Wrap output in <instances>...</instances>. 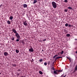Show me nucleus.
<instances>
[{"label": "nucleus", "instance_id": "obj_48", "mask_svg": "<svg viewBox=\"0 0 77 77\" xmlns=\"http://www.w3.org/2000/svg\"><path fill=\"white\" fill-rule=\"evenodd\" d=\"M32 61L31 60V62H32Z\"/></svg>", "mask_w": 77, "mask_h": 77}, {"label": "nucleus", "instance_id": "obj_34", "mask_svg": "<svg viewBox=\"0 0 77 77\" xmlns=\"http://www.w3.org/2000/svg\"><path fill=\"white\" fill-rule=\"evenodd\" d=\"M50 61H49L48 62V65H50Z\"/></svg>", "mask_w": 77, "mask_h": 77}, {"label": "nucleus", "instance_id": "obj_39", "mask_svg": "<svg viewBox=\"0 0 77 77\" xmlns=\"http://www.w3.org/2000/svg\"><path fill=\"white\" fill-rule=\"evenodd\" d=\"M55 70L57 72H57H59V70Z\"/></svg>", "mask_w": 77, "mask_h": 77}, {"label": "nucleus", "instance_id": "obj_4", "mask_svg": "<svg viewBox=\"0 0 77 77\" xmlns=\"http://www.w3.org/2000/svg\"><path fill=\"white\" fill-rule=\"evenodd\" d=\"M4 54L5 56H7L8 55H9L8 53L7 52H5L4 53Z\"/></svg>", "mask_w": 77, "mask_h": 77}, {"label": "nucleus", "instance_id": "obj_10", "mask_svg": "<svg viewBox=\"0 0 77 77\" xmlns=\"http://www.w3.org/2000/svg\"><path fill=\"white\" fill-rule=\"evenodd\" d=\"M68 8L69 9H70V10H72V8L70 7H68Z\"/></svg>", "mask_w": 77, "mask_h": 77}, {"label": "nucleus", "instance_id": "obj_8", "mask_svg": "<svg viewBox=\"0 0 77 77\" xmlns=\"http://www.w3.org/2000/svg\"><path fill=\"white\" fill-rule=\"evenodd\" d=\"M54 73L55 74H57V75H58V73H57V72L56 71H54Z\"/></svg>", "mask_w": 77, "mask_h": 77}, {"label": "nucleus", "instance_id": "obj_42", "mask_svg": "<svg viewBox=\"0 0 77 77\" xmlns=\"http://www.w3.org/2000/svg\"><path fill=\"white\" fill-rule=\"evenodd\" d=\"M2 5H0V8H1V7H2Z\"/></svg>", "mask_w": 77, "mask_h": 77}, {"label": "nucleus", "instance_id": "obj_26", "mask_svg": "<svg viewBox=\"0 0 77 77\" xmlns=\"http://www.w3.org/2000/svg\"><path fill=\"white\" fill-rule=\"evenodd\" d=\"M22 44H23V45H25V43H24V42H23V41H22Z\"/></svg>", "mask_w": 77, "mask_h": 77}, {"label": "nucleus", "instance_id": "obj_29", "mask_svg": "<svg viewBox=\"0 0 77 77\" xmlns=\"http://www.w3.org/2000/svg\"><path fill=\"white\" fill-rule=\"evenodd\" d=\"M44 65H45V66H46V65H47V63H44Z\"/></svg>", "mask_w": 77, "mask_h": 77}, {"label": "nucleus", "instance_id": "obj_1", "mask_svg": "<svg viewBox=\"0 0 77 77\" xmlns=\"http://www.w3.org/2000/svg\"><path fill=\"white\" fill-rule=\"evenodd\" d=\"M52 4L54 8H57V4L56 2H52Z\"/></svg>", "mask_w": 77, "mask_h": 77}, {"label": "nucleus", "instance_id": "obj_23", "mask_svg": "<svg viewBox=\"0 0 77 77\" xmlns=\"http://www.w3.org/2000/svg\"><path fill=\"white\" fill-rule=\"evenodd\" d=\"M64 12H68V10L66 9H65L64 10Z\"/></svg>", "mask_w": 77, "mask_h": 77}, {"label": "nucleus", "instance_id": "obj_33", "mask_svg": "<svg viewBox=\"0 0 77 77\" xmlns=\"http://www.w3.org/2000/svg\"><path fill=\"white\" fill-rule=\"evenodd\" d=\"M64 32H66V33H67V30H66V29L64 30Z\"/></svg>", "mask_w": 77, "mask_h": 77}, {"label": "nucleus", "instance_id": "obj_31", "mask_svg": "<svg viewBox=\"0 0 77 77\" xmlns=\"http://www.w3.org/2000/svg\"><path fill=\"white\" fill-rule=\"evenodd\" d=\"M67 59H69V60L70 61V62H71V59L69 58L68 57H67Z\"/></svg>", "mask_w": 77, "mask_h": 77}, {"label": "nucleus", "instance_id": "obj_7", "mask_svg": "<svg viewBox=\"0 0 77 77\" xmlns=\"http://www.w3.org/2000/svg\"><path fill=\"white\" fill-rule=\"evenodd\" d=\"M27 5H26V4H23V8H27Z\"/></svg>", "mask_w": 77, "mask_h": 77}, {"label": "nucleus", "instance_id": "obj_36", "mask_svg": "<svg viewBox=\"0 0 77 77\" xmlns=\"http://www.w3.org/2000/svg\"><path fill=\"white\" fill-rule=\"evenodd\" d=\"M69 27H71V25L69 24L68 26Z\"/></svg>", "mask_w": 77, "mask_h": 77}, {"label": "nucleus", "instance_id": "obj_20", "mask_svg": "<svg viewBox=\"0 0 77 77\" xmlns=\"http://www.w3.org/2000/svg\"><path fill=\"white\" fill-rule=\"evenodd\" d=\"M66 36L67 37H69L70 36V34H66Z\"/></svg>", "mask_w": 77, "mask_h": 77}, {"label": "nucleus", "instance_id": "obj_41", "mask_svg": "<svg viewBox=\"0 0 77 77\" xmlns=\"http://www.w3.org/2000/svg\"><path fill=\"white\" fill-rule=\"evenodd\" d=\"M77 49V47H75V50H76V49Z\"/></svg>", "mask_w": 77, "mask_h": 77}, {"label": "nucleus", "instance_id": "obj_28", "mask_svg": "<svg viewBox=\"0 0 77 77\" xmlns=\"http://www.w3.org/2000/svg\"><path fill=\"white\" fill-rule=\"evenodd\" d=\"M64 2L65 3H67L68 2V0H65L64 1Z\"/></svg>", "mask_w": 77, "mask_h": 77}, {"label": "nucleus", "instance_id": "obj_22", "mask_svg": "<svg viewBox=\"0 0 77 77\" xmlns=\"http://www.w3.org/2000/svg\"><path fill=\"white\" fill-rule=\"evenodd\" d=\"M43 61V60H42V59H41L39 60V61L40 62H42Z\"/></svg>", "mask_w": 77, "mask_h": 77}, {"label": "nucleus", "instance_id": "obj_5", "mask_svg": "<svg viewBox=\"0 0 77 77\" xmlns=\"http://www.w3.org/2000/svg\"><path fill=\"white\" fill-rule=\"evenodd\" d=\"M12 30L13 32H14V33H15V34L17 33V32L16 30L14 29H12Z\"/></svg>", "mask_w": 77, "mask_h": 77}, {"label": "nucleus", "instance_id": "obj_15", "mask_svg": "<svg viewBox=\"0 0 77 77\" xmlns=\"http://www.w3.org/2000/svg\"><path fill=\"white\" fill-rule=\"evenodd\" d=\"M77 66H76L75 69L74 71H77Z\"/></svg>", "mask_w": 77, "mask_h": 77}, {"label": "nucleus", "instance_id": "obj_16", "mask_svg": "<svg viewBox=\"0 0 77 77\" xmlns=\"http://www.w3.org/2000/svg\"><path fill=\"white\" fill-rule=\"evenodd\" d=\"M37 2V1L36 0H34V2L33 3V4H35V3H36Z\"/></svg>", "mask_w": 77, "mask_h": 77}, {"label": "nucleus", "instance_id": "obj_12", "mask_svg": "<svg viewBox=\"0 0 77 77\" xmlns=\"http://www.w3.org/2000/svg\"><path fill=\"white\" fill-rule=\"evenodd\" d=\"M16 52L17 53H19V50H18L17 49H16Z\"/></svg>", "mask_w": 77, "mask_h": 77}, {"label": "nucleus", "instance_id": "obj_25", "mask_svg": "<svg viewBox=\"0 0 77 77\" xmlns=\"http://www.w3.org/2000/svg\"><path fill=\"white\" fill-rule=\"evenodd\" d=\"M68 26V24L67 23H66L65 24V26H66V27H67Z\"/></svg>", "mask_w": 77, "mask_h": 77}, {"label": "nucleus", "instance_id": "obj_18", "mask_svg": "<svg viewBox=\"0 0 77 77\" xmlns=\"http://www.w3.org/2000/svg\"><path fill=\"white\" fill-rule=\"evenodd\" d=\"M56 56H58V55H56L54 56L53 57V59H54V58H55Z\"/></svg>", "mask_w": 77, "mask_h": 77}, {"label": "nucleus", "instance_id": "obj_13", "mask_svg": "<svg viewBox=\"0 0 77 77\" xmlns=\"http://www.w3.org/2000/svg\"><path fill=\"white\" fill-rule=\"evenodd\" d=\"M57 59H59V58L58 57H57L55 59V61H56V60H57Z\"/></svg>", "mask_w": 77, "mask_h": 77}, {"label": "nucleus", "instance_id": "obj_45", "mask_svg": "<svg viewBox=\"0 0 77 77\" xmlns=\"http://www.w3.org/2000/svg\"><path fill=\"white\" fill-rule=\"evenodd\" d=\"M75 40L76 41V40H77V39H75Z\"/></svg>", "mask_w": 77, "mask_h": 77}, {"label": "nucleus", "instance_id": "obj_47", "mask_svg": "<svg viewBox=\"0 0 77 77\" xmlns=\"http://www.w3.org/2000/svg\"><path fill=\"white\" fill-rule=\"evenodd\" d=\"M62 75H61V76H62Z\"/></svg>", "mask_w": 77, "mask_h": 77}, {"label": "nucleus", "instance_id": "obj_21", "mask_svg": "<svg viewBox=\"0 0 77 77\" xmlns=\"http://www.w3.org/2000/svg\"><path fill=\"white\" fill-rule=\"evenodd\" d=\"M51 69H52V70H54V71L55 70V69H54L55 68H54V66L52 67L51 68Z\"/></svg>", "mask_w": 77, "mask_h": 77}, {"label": "nucleus", "instance_id": "obj_24", "mask_svg": "<svg viewBox=\"0 0 77 77\" xmlns=\"http://www.w3.org/2000/svg\"><path fill=\"white\" fill-rule=\"evenodd\" d=\"M64 51H62L60 53L61 54H62L63 53Z\"/></svg>", "mask_w": 77, "mask_h": 77}, {"label": "nucleus", "instance_id": "obj_2", "mask_svg": "<svg viewBox=\"0 0 77 77\" xmlns=\"http://www.w3.org/2000/svg\"><path fill=\"white\" fill-rule=\"evenodd\" d=\"M15 35L17 39H20V36L18 34V33H17Z\"/></svg>", "mask_w": 77, "mask_h": 77}, {"label": "nucleus", "instance_id": "obj_40", "mask_svg": "<svg viewBox=\"0 0 77 77\" xmlns=\"http://www.w3.org/2000/svg\"><path fill=\"white\" fill-rule=\"evenodd\" d=\"M32 62H34V60H33V59H32Z\"/></svg>", "mask_w": 77, "mask_h": 77}, {"label": "nucleus", "instance_id": "obj_9", "mask_svg": "<svg viewBox=\"0 0 77 77\" xmlns=\"http://www.w3.org/2000/svg\"><path fill=\"white\" fill-rule=\"evenodd\" d=\"M7 23L8 24H11V21L9 20H8L7 21Z\"/></svg>", "mask_w": 77, "mask_h": 77}, {"label": "nucleus", "instance_id": "obj_37", "mask_svg": "<svg viewBox=\"0 0 77 77\" xmlns=\"http://www.w3.org/2000/svg\"><path fill=\"white\" fill-rule=\"evenodd\" d=\"M17 75H20V73H18Z\"/></svg>", "mask_w": 77, "mask_h": 77}, {"label": "nucleus", "instance_id": "obj_35", "mask_svg": "<svg viewBox=\"0 0 77 77\" xmlns=\"http://www.w3.org/2000/svg\"><path fill=\"white\" fill-rule=\"evenodd\" d=\"M46 41V39H45L43 40V41Z\"/></svg>", "mask_w": 77, "mask_h": 77}, {"label": "nucleus", "instance_id": "obj_32", "mask_svg": "<svg viewBox=\"0 0 77 77\" xmlns=\"http://www.w3.org/2000/svg\"><path fill=\"white\" fill-rule=\"evenodd\" d=\"M20 41V40H19V39H16V41L17 42H18V41Z\"/></svg>", "mask_w": 77, "mask_h": 77}, {"label": "nucleus", "instance_id": "obj_14", "mask_svg": "<svg viewBox=\"0 0 77 77\" xmlns=\"http://www.w3.org/2000/svg\"><path fill=\"white\" fill-rule=\"evenodd\" d=\"M39 74H41V75H42V74H43V73H42V72L41 71H39Z\"/></svg>", "mask_w": 77, "mask_h": 77}, {"label": "nucleus", "instance_id": "obj_46", "mask_svg": "<svg viewBox=\"0 0 77 77\" xmlns=\"http://www.w3.org/2000/svg\"><path fill=\"white\" fill-rule=\"evenodd\" d=\"M1 73H0V75L1 74Z\"/></svg>", "mask_w": 77, "mask_h": 77}, {"label": "nucleus", "instance_id": "obj_27", "mask_svg": "<svg viewBox=\"0 0 77 77\" xmlns=\"http://www.w3.org/2000/svg\"><path fill=\"white\" fill-rule=\"evenodd\" d=\"M62 71H63V70H59L58 72H62Z\"/></svg>", "mask_w": 77, "mask_h": 77}, {"label": "nucleus", "instance_id": "obj_44", "mask_svg": "<svg viewBox=\"0 0 77 77\" xmlns=\"http://www.w3.org/2000/svg\"><path fill=\"white\" fill-rule=\"evenodd\" d=\"M42 51H43H43H44V50H42Z\"/></svg>", "mask_w": 77, "mask_h": 77}, {"label": "nucleus", "instance_id": "obj_6", "mask_svg": "<svg viewBox=\"0 0 77 77\" xmlns=\"http://www.w3.org/2000/svg\"><path fill=\"white\" fill-rule=\"evenodd\" d=\"M26 21L23 22V24L26 26H27V23H26Z\"/></svg>", "mask_w": 77, "mask_h": 77}, {"label": "nucleus", "instance_id": "obj_3", "mask_svg": "<svg viewBox=\"0 0 77 77\" xmlns=\"http://www.w3.org/2000/svg\"><path fill=\"white\" fill-rule=\"evenodd\" d=\"M29 51L31 52H33V51H34V50L32 47H31V48L29 49Z\"/></svg>", "mask_w": 77, "mask_h": 77}, {"label": "nucleus", "instance_id": "obj_38", "mask_svg": "<svg viewBox=\"0 0 77 77\" xmlns=\"http://www.w3.org/2000/svg\"><path fill=\"white\" fill-rule=\"evenodd\" d=\"M21 71V70L20 69H18V71Z\"/></svg>", "mask_w": 77, "mask_h": 77}, {"label": "nucleus", "instance_id": "obj_19", "mask_svg": "<svg viewBox=\"0 0 77 77\" xmlns=\"http://www.w3.org/2000/svg\"><path fill=\"white\" fill-rule=\"evenodd\" d=\"M11 39L12 41H14V39H15V38H14V37H12Z\"/></svg>", "mask_w": 77, "mask_h": 77}, {"label": "nucleus", "instance_id": "obj_43", "mask_svg": "<svg viewBox=\"0 0 77 77\" xmlns=\"http://www.w3.org/2000/svg\"><path fill=\"white\" fill-rule=\"evenodd\" d=\"M75 53H76V54H77V51L75 52Z\"/></svg>", "mask_w": 77, "mask_h": 77}, {"label": "nucleus", "instance_id": "obj_17", "mask_svg": "<svg viewBox=\"0 0 77 77\" xmlns=\"http://www.w3.org/2000/svg\"><path fill=\"white\" fill-rule=\"evenodd\" d=\"M10 20H12V19H13V16H10Z\"/></svg>", "mask_w": 77, "mask_h": 77}, {"label": "nucleus", "instance_id": "obj_11", "mask_svg": "<svg viewBox=\"0 0 77 77\" xmlns=\"http://www.w3.org/2000/svg\"><path fill=\"white\" fill-rule=\"evenodd\" d=\"M12 66H13V67H15V66H17V64H12Z\"/></svg>", "mask_w": 77, "mask_h": 77}, {"label": "nucleus", "instance_id": "obj_30", "mask_svg": "<svg viewBox=\"0 0 77 77\" xmlns=\"http://www.w3.org/2000/svg\"><path fill=\"white\" fill-rule=\"evenodd\" d=\"M58 59H61V58H62V57H58Z\"/></svg>", "mask_w": 77, "mask_h": 77}]
</instances>
